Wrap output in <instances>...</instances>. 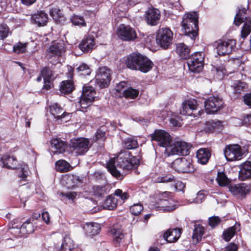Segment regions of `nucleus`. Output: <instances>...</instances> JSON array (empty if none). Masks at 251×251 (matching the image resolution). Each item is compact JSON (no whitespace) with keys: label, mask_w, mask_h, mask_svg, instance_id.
I'll list each match as a JSON object with an SVG mask.
<instances>
[{"label":"nucleus","mask_w":251,"mask_h":251,"mask_svg":"<svg viewBox=\"0 0 251 251\" xmlns=\"http://www.w3.org/2000/svg\"><path fill=\"white\" fill-rule=\"evenodd\" d=\"M139 158L126 150L121 151L116 158H111L107 163L109 172L118 179H122L132 170L137 168Z\"/></svg>","instance_id":"obj_1"},{"label":"nucleus","mask_w":251,"mask_h":251,"mask_svg":"<svg viewBox=\"0 0 251 251\" xmlns=\"http://www.w3.org/2000/svg\"><path fill=\"white\" fill-rule=\"evenodd\" d=\"M151 140L157 142L160 147L165 148L166 153L171 155H187L189 154L190 145L183 141H176L171 145L170 134L162 130H155L151 135Z\"/></svg>","instance_id":"obj_2"},{"label":"nucleus","mask_w":251,"mask_h":251,"mask_svg":"<svg viewBox=\"0 0 251 251\" xmlns=\"http://www.w3.org/2000/svg\"><path fill=\"white\" fill-rule=\"evenodd\" d=\"M198 14L196 12L188 13L183 16L181 26L184 34L194 40L198 36Z\"/></svg>","instance_id":"obj_3"},{"label":"nucleus","mask_w":251,"mask_h":251,"mask_svg":"<svg viewBox=\"0 0 251 251\" xmlns=\"http://www.w3.org/2000/svg\"><path fill=\"white\" fill-rule=\"evenodd\" d=\"M234 39H219L214 43V49L220 56L229 55L236 49Z\"/></svg>","instance_id":"obj_4"},{"label":"nucleus","mask_w":251,"mask_h":251,"mask_svg":"<svg viewBox=\"0 0 251 251\" xmlns=\"http://www.w3.org/2000/svg\"><path fill=\"white\" fill-rule=\"evenodd\" d=\"M189 70L197 73L202 71L204 65V53L202 52H195L187 59Z\"/></svg>","instance_id":"obj_5"},{"label":"nucleus","mask_w":251,"mask_h":251,"mask_svg":"<svg viewBox=\"0 0 251 251\" xmlns=\"http://www.w3.org/2000/svg\"><path fill=\"white\" fill-rule=\"evenodd\" d=\"M96 98V91L95 88L91 86H84L82 93L81 95L79 104L81 108V111L90 106Z\"/></svg>","instance_id":"obj_6"},{"label":"nucleus","mask_w":251,"mask_h":251,"mask_svg":"<svg viewBox=\"0 0 251 251\" xmlns=\"http://www.w3.org/2000/svg\"><path fill=\"white\" fill-rule=\"evenodd\" d=\"M70 146L75 154L82 155L88 151L91 144L88 139L81 137L71 139Z\"/></svg>","instance_id":"obj_7"},{"label":"nucleus","mask_w":251,"mask_h":251,"mask_svg":"<svg viewBox=\"0 0 251 251\" xmlns=\"http://www.w3.org/2000/svg\"><path fill=\"white\" fill-rule=\"evenodd\" d=\"M171 167L179 173H191L195 170L191 160L185 157L175 159L172 163Z\"/></svg>","instance_id":"obj_8"},{"label":"nucleus","mask_w":251,"mask_h":251,"mask_svg":"<svg viewBox=\"0 0 251 251\" xmlns=\"http://www.w3.org/2000/svg\"><path fill=\"white\" fill-rule=\"evenodd\" d=\"M173 32L168 27L161 28L156 33V40L157 44L163 49H167L171 45Z\"/></svg>","instance_id":"obj_9"},{"label":"nucleus","mask_w":251,"mask_h":251,"mask_svg":"<svg viewBox=\"0 0 251 251\" xmlns=\"http://www.w3.org/2000/svg\"><path fill=\"white\" fill-rule=\"evenodd\" d=\"M197 101L194 99H191L187 100H185L182 103V107L180 110V114L185 116H193L194 117L197 116V114L201 115L203 111L201 110H198L197 111Z\"/></svg>","instance_id":"obj_10"},{"label":"nucleus","mask_w":251,"mask_h":251,"mask_svg":"<svg viewBox=\"0 0 251 251\" xmlns=\"http://www.w3.org/2000/svg\"><path fill=\"white\" fill-rule=\"evenodd\" d=\"M224 153L225 158L228 161L240 160L244 155L241 147L238 144L226 146Z\"/></svg>","instance_id":"obj_11"},{"label":"nucleus","mask_w":251,"mask_h":251,"mask_svg":"<svg viewBox=\"0 0 251 251\" xmlns=\"http://www.w3.org/2000/svg\"><path fill=\"white\" fill-rule=\"evenodd\" d=\"M95 79L100 88L107 87L111 80L110 70L107 67L100 68L95 76Z\"/></svg>","instance_id":"obj_12"},{"label":"nucleus","mask_w":251,"mask_h":251,"mask_svg":"<svg viewBox=\"0 0 251 251\" xmlns=\"http://www.w3.org/2000/svg\"><path fill=\"white\" fill-rule=\"evenodd\" d=\"M223 100L218 96H210L204 101V107L207 114H213L223 106Z\"/></svg>","instance_id":"obj_13"},{"label":"nucleus","mask_w":251,"mask_h":251,"mask_svg":"<svg viewBox=\"0 0 251 251\" xmlns=\"http://www.w3.org/2000/svg\"><path fill=\"white\" fill-rule=\"evenodd\" d=\"M117 34L120 39L124 41H133L137 38L134 28L125 24H121L118 27Z\"/></svg>","instance_id":"obj_14"},{"label":"nucleus","mask_w":251,"mask_h":251,"mask_svg":"<svg viewBox=\"0 0 251 251\" xmlns=\"http://www.w3.org/2000/svg\"><path fill=\"white\" fill-rule=\"evenodd\" d=\"M154 208L156 210L163 212H171L177 208V202L169 197L161 198L156 202Z\"/></svg>","instance_id":"obj_15"},{"label":"nucleus","mask_w":251,"mask_h":251,"mask_svg":"<svg viewBox=\"0 0 251 251\" xmlns=\"http://www.w3.org/2000/svg\"><path fill=\"white\" fill-rule=\"evenodd\" d=\"M50 112L58 123L66 122L69 120L70 114L64 111L63 108L57 103H53L50 107Z\"/></svg>","instance_id":"obj_16"},{"label":"nucleus","mask_w":251,"mask_h":251,"mask_svg":"<svg viewBox=\"0 0 251 251\" xmlns=\"http://www.w3.org/2000/svg\"><path fill=\"white\" fill-rule=\"evenodd\" d=\"M229 192L238 198L245 197L250 191L251 186L246 183L230 184L228 186Z\"/></svg>","instance_id":"obj_17"},{"label":"nucleus","mask_w":251,"mask_h":251,"mask_svg":"<svg viewBox=\"0 0 251 251\" xmlns=\"http://www.w3.org/2000/svg\"><path fill=\"white\" fill-rule=\"evenodd\" d=\"M65 51L66 47L64 41L59 40L52 43L48 49L47 55L50 58L52 57L58 58L62 56Z\"/></svg>","instance_id":"obj_18"},{"label":"nucleus","mask_w":251,"mask_h":251,"mask_svg":"<svg viewBox=\"0 0 251 251\" xmlns=\"http://www.w3.org/2000/svg\"><path fill=\"white\" fill-rule=\"evenodd\" d=\"M160 18V12L156 8H149L145 14V18L147 24L151 26L157 25Z\"/></svg>","instance_id":"obj_19"},{"label":"nucleus","mask_w":251,"mask_h":251,"mask_svg":"<svg viewBox=\"0 0 251 251\" xmlns=\"http://www.w3.org/2000/svg\"><path fill=\"white\" fill-rule=\"evenodd\" d=\"M48 15L44 11H38L31 15L30 21L32 24L38 27L46 25L48 22Z\"/></svg>","instance_id":"obj_20"},{"label":"nucleus","mask_w":251,"mask_h":251,"mask_svg":"<svg viewBox=\"0 0 251 251\" xmlns=\"http://www.w3.org/2000/svg\"><path fill=\"white\" fill-rule=\"evenodd\" d=\"M142 55L139 52L130 54L126 60V67L131 70L138 71Z\"/></svg>","instance_id":"obj_21"},{"label":"nucleus","mask_w":251,"mask_h":251,"mask_svg":"<svg viewBox=\"0 0 251 251\" xmlns=\"http://www.w3.org/2000/svg\"><path fill=\"white\" fill-rule=\"evenodd\" d=\"M181 231L179 228H170L166 230L163 234V240L167 243L176 242L180 237Z\"/></svg>","instance_id":"obj_22"},{"label":"nucleus","mask_w":251,"mask_h":251,"mask_svg":"<svg viewBox=\"0 0 251 251\" xmlns=\"http://www.w3.org/2000/svg\"><path fill=\"white\" fill-rule=\"evenodd\" d=\"M0 165L2 167L11 169H18L19 166L17 159L8 154H4L0 158Z\"/></svg>","instance_id":"obj_23"},{"label":"nucleus","mask_w":251,"mask_h":251,"mask_svg":"<svg viewBox=\"0 0 251 251\" xmlns=\"http://www.w3.org/2000/svg\"><path fill=\"white\" fill-rule=\"evenodd\" d=\"M95 45V38L89 35L83 39L78 45L79 49L84 53L92 51Z\"/></svg>","instance_id":"obj_24"},{"label":"nucleus","mask_w":251,"mask_h":251,"mask_svg":"<svg viewBox=\"0 0 251 251\" xmlns=\"http://www.w3.org/2000/svg\"><path fill=\"white\" fill-rule=\"evenodd\" d=\"M239 178L241 180L251 178V162L246 161L240 165Z\"/></svg>","instance_id":"obj_25"},{"label":"nucleus","mask_w":251,"mask_h":251,"mask_svg":"<svg viewBox=\"0 0 251 251\" xmlns=\"http://www.w3.org/2000/svg\"><path fill=\"white\" fill-rule=\"evenodd\" d=\"M83 229L87 236H93L98 234L100 230V226L96 223H86L83 226Z\"/></svg>","instance_id":"obj_26"},{"label":"nucleus","mask_w":251,"mask_h":251,"mask_svg":"<svg viewBox=\"0 0 251 251\" xmlns=\"http://www.w3.org/2000/svg\"><path fill=\"white\" fill-rule=\"evenodd\" d=\"M196 156L198 163L204 165L208 162L211 156V152L208 148H201L197 151Z\"/></svg>","instance_id":"obj_27"},{"label":"nucleus","mask_w":251,"mask_h":251,"mask_svg":"<svg viewBox=\"0 0 251 251\" xmlns=\"http://www.w3.org/2000/svg\"><path fill=\"white\" fill-rule=\"evenodd\" d=\"M50 144L52 149H54L52 151L54 154L61 153L65 151L66 145L64 142L59 138H53L50 140Z\"/></svg>","instance_id":"obj_28"},{"label":"nucleus","mask_w":251,"mask_h":251,"mask_svg":"<svg viewBox=\"0 0 251 251\" xmlns=\"http://www.w3.org/2000/svg\"><path fill=\"white\" fill-rule=\"evenodd\" d=\"M141 58L142 59L140 60L138 71H140L144 73H147L152 68L153 63L149 58L145 55H142Z\"/></svg>","instance_id":"obj_29"},{"label":"nucleus","mask_w":251,"mask_h":251,"mask_svg":"<svg viewBox=\"0 0 251 251\" xmlns=\"http://www.w3.org/2000/svg\"><path fill=\"white\" fill-rule=\"evenodd\" d=\"M223 128L222 122L220 121L211 120L205 124V129L208 132H220Z\"/></svg>","instance_id":"obj_30"},{"label":"nucleus","mask_w":251,"mask_h":251,"mask_svg":"<svg viewBox=\"0 0 251 251\" xmlns=\"http://www.w3.org/2000/svg\"><path fill=\"white\" fill-rule=\"evenodd\" d=\"M240 230V224L236 223L233 226L224 230L223 233V239L226 242L229 241L235 233Z\"/></svg>","instance_id":"obj_31"},{"label":"nucleus","mask_w":251,"mask_h":251,"mask_svg":"<svg viewBox=\"0 0 251 251\" xmlns=\"http://www.w3.org/2000/svg\"><path fill=\"white\" fill-rule=\"evenodd\" d=\"M110 191L109 184H106L102 185L94 186L93 187L94 195L98 198L104 197Z\"/></svg>","instance_id":"obj_32"},{"label":"nucleus","mask_w":251,"mask_h":251,"mask_svg":"<svg viewBox=\"0 0 251 251\" xmlns=\"http://www.w3.org/2000/svg\"><path fill=\"white\" fill-rule=\"evenodd\" d=\"M176 50L179 56L182 59H187L190 56V50L187 46L184 43H178L176 44Z\"/></svg>","instance_id":"obj_33"},{"label":"nucleus","mask_w":251,"mask_h":251,"mask_svg":"<svg viewBox=\"0 0 251 251\" xmlns=\"http://www.w3.org/2000/svg\"><path fill=\"white\" fill-rule=\"evenodd\" d=\"M106 129L104 127H101L98 129L92 138L94 142H97L99 144H102L106 139Z\"/></svg>","instance_id":"obj_34"},{"label":"nucleus","mask_w":251,"mask_h":251,"mask_svg":"<svg viewBox=\"0 0 251 251\" xmlns=\"http://www.w3.org/2000/svg\"><path fill=\"white\" fill-rule=\"evenodd\" d=\"M204 233V228L200 224L194 225V229L192 235V239L195 244L198 243L201 240Z\"/></svg>","instance_id":"obj_35"},{"label":"nucleus","mask_w":251,"mask_h":251,"mask_svg":"<svg viewBox=\"0 0 251 251\" xmlns=\"http://www.w3.org/2000/svg\"><path fill=\"white\" fill-rule=\"evenodd\" d=\"M246 86V83L244 82L236 80L231 85L232 93L235 95V97H238Z\"/></svg>","instance_id":"obj_36"},{"label":"nucleus","mask_w":251,"mask_h":251,"mask_svg":"<svg viewBox=\"0 0 251 251\" xmlns=\"http://www.w3.org/2000/svg\"><path fill=\"white\" fill-rule=\"evenodd\" d=\"M64 178L68 188H73L82 182V180L79 176L75 175H68L65 176Z\"/></svg>","instance_id":"obj_37"},{"label":"nucleus","mask_w":251,"mask_h":251,"mask_svg":"<svg viewBox=\"0 0 251 251\" xmlns=\"http://www.w3.org/2000/svg\"><path fill=\"white\" fill-rule=\"evenodd\" d=\"M118 200L112 195L108 196L103 203L102 206L104 209L107 210H113L117 207Z\"/></svg>","instance_id":"obj_38"},{"label":"nucleus","mask_w":251,"mask_h":251,"mask_svg":"<svg viewBox=\"0 0 251 251\" xmlns=\"http://www.w3.org/2000/svg\"><path fill=\"white\" fill-rule=\"evenodd\" d=\"M74 249V241L68 236L64 237L60 248L56 251H71Z\"/></svg>","instance_id":"obj_39"},{"label":"nucleus","mask_w":251,"mask_h":251,"mask_svg":"<svg viewBox=\"0 0 251 251\" xmlns=\"http://www.w3.org/2000/svg\"><path fill=\"white\" fill-rule=\"evenodd\" d=\"M74 89L73 82L70 79L61 82L60 86V90L64 94L71 93Z\"/></svg>","instance_id":"obj_40"},{"label":"nucleus","mask_w":251,"mask_h":251,"mask_svg":"<svg viewBox=\"0 0 251 251\" xmlns=\"http://www.w3.org/2000/svg\"><path fill=\"white\" fill-rule=\"evenodd\" d=\"M124 147L127 150H132L138 147L136 137H129L126 138L123 141Z\"/></svg>","instance_id":"obj_41"},{"label":"nucleus","mask_w":251,"mask_h":251,"mask_svg":"<svg viewBox=\"0 0 251 251\" xmlns=\"http://www.w3.org/2000/svg\"><path fill=\"white\" fill-rule=\"evenodd\" d=\"M70 165L64 160H59L55 163V168L58 172H67L70 170Z\"/></svg>","instance_id":"obj_42"},{"label":"nucleus","mask_w":251,"mask_h":251,"mask_svg":"<svg viewBox=\"0 0 251 251\" xmlns=\"http://www.w3.org/2000/svg\"><path fill=\"white\" fill-rule=\"evenodd\" d=\"M139 90L129 87L123 91V96L126 98L135 99L139 95Z\"/></svg>","instance_id":"obj_43"},{"label":"nucleus","mask_w":251,"mask_h":251,"mask_svg":"<svg viewBox=\"0 0 251 251\" xmlns=\"http://www.w3.org/2000/svg\"><path fill=\"white\" fill-rule=\"evenodd\" d=\"M156 181L158 183L176 182V177L170 173L163 174L157 177Z\"/></svg>","instance_id":"obj_44"},{"label":"nucleus","mask_w":251,"mask_h":251,"mask_svg":"<svg viewBox=\"0 0 251 251\" xmlns=\"http://www.w3.org/2000/svg\"><path fill=\"white\" fill-rule=\"evenodd\" d=\"M21 230L23 233L30 234L33 232L34 229L32 223L31 222L30 219H27L24 222L21 226Z\"/></svg>","instance_id":"obj_45"},{"label":"nucleus","mask_w":251,"mask_h":251,"mask_svg":"<svg viewBox=\"0 0 251 251\" xmlns=\"http://www.w3.org/2000/svg\"><path fill=\"white\" fill-rule=\"evenodd\" d=\"M41 74L44 78V83H50V80L54 78L52 72L49 67H44L41 71Z\"/></svg>","instance_id":"obj_46"},{"label":"nucleus","mask_w":251,"mask_h":251,"mask_svg":"<svg viewBox=\"0 0 251 251\" xmlns=\"http://www.w3.org/2000/svg\"><path fill=\"white\" fill-rule=\"evenodd\" d=\"M216 180L218 184L221 186H226L229 185L230 180L225 173L218 172Z\"/></svg>","instance_id":"obj_47"},{"label":"nucleus","mask_w":251,"mask_h":251,"mask_svg":"<svg viewBox=\"0 0 251 251\" xmlns=\"http://www.w3.org/2000/svg\"><path fill=\"white\" fill-rule=\"evenodd\" d=\"M70 20L74 25L79 26H84L86 25V23L82 16L74 15L71 17Z\"/></svg>","instance_id":"obj_48"},{"label":"nucleus","mask_w":251,"mask_h":251,"mask_svg":"<svg viewBox=\"0 0 251 251\" xmlns=\"http://www.w3.org/2000/svg\"><path fill=\"white\" fill-rule=\"evenodd\" d=\"M76 71L82 75H90L91 72L90 67L87 64L84 63L80 64L79 66L77 67Z\"/></svg>","instance_id":"obj_49"},{"label":"nucleus","mask_w":251,"mask_h":251,"mask_svg":"<svg viewBox=\"0 0 251 251\" xmlns=\"http://www.w3.org/2000/svg\"><path fill=\"white\" fill-rule=\"evenodd\" d=\"M111 233L113 235V239L115 244H120L124 237V234L120 230L113 228L111 230Z\"/></svg>","instance_id":"obj_50"},{"label":"nucleus","mask_w":251,"mask_h":251,"mask_svg":"<svg viewBox=\"0 0 251 251\" xmlns=\"http://www.w3.org/2000/svg\"><path fill=\"white\" fill-rule=\"evenodd\" d=\"M26 43H23L19 42L13 47V51L17 54L23 53L25 52Z\"/></svg>","instance_id":"obj_51"},{"label":"nucleus","mask_w":251,"mask_h":251,"mask_svg":"<svg viewBox=\"0 0 251 251\" xmlns=\"http://www.w3.org/2000/svg\"><path fill=\"white\" fill-rule=\"evenodd\" d=\"M10 33V30L7 25L0 24V40H4Z\"/></svg>","instance_id":"obj_52"},{"label":"nucleus","mask_w":251,"mask_h":251,"mask_svg":"<svg viewBox=\"0 0 251 251\" xmlns=\"http://www.w3.org/2000/svg\"><path fill=\"white\" fill-rule=\"evenodd\" d=\"M143 210V206L141 203L134 204L130 207V211L132 215H138Z\"/></svg>","instance_id":"obj_53"},{"label":"nucleus","mask_w":251,"mask_h":251,"mask_svg":"<svg viewBox=\"0 0 251 251\" xmlns=\"http://www.w3.org/2000/svg\"><path fill=\"white\" fill-rule=\"evenodd\" d=\"M205 199V194L204 193V191L203 190L200 191L198 192L197 194V196L196 198L193 199L192 201H190L189 200V202L190 203H196V204H199L201 203Z\"/></svg>","instance_id":"obj_54"},{"label":"nucleus","mask_w":251,"mask_h":251,"mask_svg":"<svg viewBox=\"0 0 251 251\" xmlns=\"http://www.w3.org/2000/svg\"><path fill=\"white\" fill-rule=\"evenodd\" d=\"M181 121L182 119L179 115L174 114L170 119V123L173 126L180 127L182 125Z\"/></svg>","instance_id":"obj_55"},{"label":"nucleus","mask_w":251,"mask_h":251,"mask_svg":"<svg viewBox=\"0 0 251 251\" xmlns=\"http://www.w3.org/2000/svg\"><path fill=\"white\" fill-rule=\"evenodd\" d=\"M21 173L18 175L19 177L21 178V180H25L28 175V166L26 164H22L21 166Z\"/></svg>","instance_id":"obj_56"},{"label":"nucleus","mask_w":251,"mask_h":251,"mask_svg":"<svg viewBox=\"0 0 251 251\" xmlns=\"http://www.w3.org/2000/svg\"><path fill=\"white\" fill-rule=\"evenodd\" d=\"M50 16L54 20H57L61 16V11L57 7H51L50 9Z\"/></svg>","instance_id":"obj_57"},{"label":"nucleus","mask_w":251,"mask_h":251,"mask_svg":"<svg viewBox=\"0 0 251 251\" xmlns=\"http://www.w3.org/2000/svg\"><path fill=\"white\" fill-rule=\"evenodd\" d=\"M208 221L209 226L214 227L220 223L221 220L218 216H212L209 218Z\"/></svg>","instance_id":"obj_58"},{"label":"nucleus","mask_w":251,"mask_h":251,"mask_svg":"<svg viewBox=\"0 0 251 251\" xmlns=\"http://www.w3.org/2000/svg\"><path fill=\"white\" fill-rule=\"evenodd\" d=\"M127 87V83L126 81H121L117 84L115 87V90L119 93L123 94V91L125 90Z\"/></svg>","instance_id":"obj_59"},{"label":"nucleus","mask_w":251,"mask_h":251,"mask_svg":"<svg viewBox=\"0 0 251 251\" xmlns=\"http://www.w3.org/2000/svg\"><path fill=\"white\" fill-rule=\"evenodd\" d=\"M114 195L116 196L119 197L122 200H126L129 197V195L127 193H123L122 190L119 189L115 190Z\"/></svg>","instance_id":"obj_60"},{"label":"nucleus","mask_w":251,"mask_h":251,"mask_svg":"<svg viewBox=\"0 0 251 251\" xmlns=\"http://www.w3.org/2000/svg\"><path fill=\"white\" fill-rule=\"evenodd\" d=\"M76 195L77 194L75 192H69L62 194L63 196H64L69 200H74L75 198Z\"/></svg>","instance_id":"obj_61"},{"label":"nucleus","mask_w":251,"mask_h":251,"mask_svg":"<svg viewBox=\"0 0 251 251\" xmlns=\"http://www.w3.org/2000/svg\"><path fill=\"white\" fill-rule=\"evenodd\" d=\"M243 122L247 126L251 128V114H247L244 117Z\"/></svg>","instance_id":"obj_62"},{"label":"nucleus","mask_w":251,"mask_h":251,"mask_svg":"<svg viewBox=\"0 0 251 251\" xmlns=\"http://www.w3.org/2000/svg\"><path fill=\"white\" fill-rule=\"evenodd\" d=\"M238 247L236 244L230 243L226 247V251H237Z\"/></svg>","instance_id":"obj_63"},{"label":"nucleus","mask_w":251,"mask_h":251,"mask_svg":"<svg viewBox=\"0 0 251 251\" xmlns=\"http://www.w3.org/2000/svg\"><path fill=\"white\" fill-rule=\"evenodd\" d=\"M244 101L246 105L251 107V93L248 94L244 96Z\"/></svg>","instance_id":"obj_64"}]
</instances>
